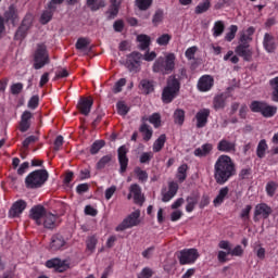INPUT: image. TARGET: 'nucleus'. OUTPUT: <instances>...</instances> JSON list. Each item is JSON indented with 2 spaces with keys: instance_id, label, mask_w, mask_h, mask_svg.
<instances>
[{
  "instance_id": "1",
  "label": "nucleus",
  "mask_w": 278,
  "mask_h": 278,
  "mask_svg": "<svg viewBox=\"0 0 278 278\" xmlns=\"http://www.w3.org/2000/svg\"><path fill=\"white\" fill-rule=\"evenodd\" d=\"M233 175H236V164L233 160H231V156L225 154L219 155L214 165L215 181L223 186V184H227Z\"/></svg>"
},
{
  "instance_id": "2",
  "label": "nucleus",
  "mask_w": 278,
  "mask_h": 278,
  "mask_svg": "<svg viewBox=\"0 0 278 278\" xmlns=\"http://www.w3.org/2000/svg\"><path fill=\"white\" fill-rule=\"evenodd\" d=\"M175 62H177V55L173 52H165L164 56H159L154 61L152 71L159 75H170L175 71Z\"/></svg>"
},
{
  "instance_id": "3",
  "label": "nucleus",
  "mask_w": 278,
  "mask_h": 278,
  "mask_svg": "<svg viewBox=\"0 0 278 278\" xmlns=\"http://www.w3.org/2000/svg\"><path fill=\"white\" fill-rule=\"evenodd\" d=\"M181 85L179 79L175 76H169L167 79V85L164 87L162 92V101L163 103H172L174 99H176L177 94H179V89Z\"/></svg>"
},
{
  "instance_id": "4",
  "label": "nucleus",
  "mask_w": 278,
  "mask_h": 278,
  "mask_svg": "<svg viewBox=\"0 0 278 278\" xmlns=\"http://www.w3.org/2000/svg\"><path fill=\"white\" fill-rule=\"evenodd\" d=\"M47 179H49V172H47V169H37L26 177V188H41V186H45Z\"/></svg>"
},
{
  "instance_id": "5",
  "label": "nucleus",
  "mask_w": 278,
  "mask_h": 278,
  "mask_svg": "<svg viewBox=\"0 0 278 278\" xmlns=\"http://www.w3.org/2000/svg\"><path fill=\"white\" fill-rule=\"evenodd\" d=\"M253 112L262 114L265 118H273L277 114V106L270 105L264 101H253L250 105Z\"/></svg>"
},
{
  "instance_id": "6",
  "label": "nucleus",
  "mask_w": 278,
  "mask_h": 278,
  "mask_svg": "<svg viewBox=\"0 0 278 278\" xmlns=\"http://www.w3.org/2000/svg\"><path fill=\"white\" fill-rule=\"evenodd\" d=\"M49 64V52H47V46L38 45L34 55V68L40 71Z\"/></svg>"
},
{
  "instance_id": "7",
  "label": "nucleus",
  "mask_w": 278,
  "mask_h": 278,
  "mask_svg": "<svg viewBox=\"0 0 278 278\" xmlns=\"http://www.w3.org/2000/svg\"><path fill=\"white\" fill-rule=\"evenodd\" d=\"M140 225V210H136L130 213L123 222L115 228V231H125V229H131V227H138Z\"/></svg>"
},
{
  "instance_id": "8",
  "label": "nucleus",
  "mask_w": 278,
  "mask_h": 278,
  "mask_svg": "<svg viewBox=\"0 0 278 278\" xmlns=\"http://www.w3.org/2000/svg\"><path fill=\"white\" fill-rule=\"evenodd\" d=\"M197 260H199V251L197 249L180 251L179 262L182 266L186 264H194Z\"/></svg>"
},
{
  "instance_id": "9",
  "label": "nucleus",
  "mask_w": 278,
  "mask_h": 278,
  "mask_svg": "<svg viewBox=\"0 0 278 278\" xmlns=\"http://www.w3.org/2000/svg\"><path fill=\"white\" fill-rule=\"evenodd\" d=\"M47 208H45V206L42 205H36L30 210V218L36 223V225L41 226L42 225V220L45 219V216H47Z\"/></svg>"
},
{
  "instance_id": "10",
  "label": "nucleus",
  "mask_w": 278,
  "mask_h": 278,
  "mask_svg": "<svg viewBox=\"0 0 278 278\" xmlns=\"http://www.w3.org/2000/svg\"><path fill=\"white\" fill-rule=\"evenodd\" d=\"M46 266L47 268L55 269L58 273H64V270H68V263L60 258H51L47 261Z\"/></svg>"
},
{
  "instance_id": "11",
  "label": "nucleus",
  "mask_w": 278,
  "mask_h": 278,
  "mask_svg": "<svg viewBox=\"0 0 278 278\" xmlns=\"http://www.w3.org/2000/svg\"><path fill=\"white\" fill-rule=\"evenodd\" d=\"M214 86V77L210 75L202 76L198 81V90L200 92H210Z\"/></svg>"
},
{
  "instance_id": "12",
  "label": "nucleus",
  "mask_w": 278,
  "mask_h": 278,
  "mask_svg": "<svg viewBox=\"0 0 278 278\" xmlns=\"http://www.w3.org/2000/svg\"><path fill=\"white\" fill-rule=\"evenodd\" d=\"M278 40L269 33H266L263 38V46L267 53H273L277 49Z\"/></svg>"
},
{
  "instance_id": "13",
  "label": "nucleus",
  "mask_w": 278,
  "mask_h": 278,
  "mask_svg": "<svg viewBox=\"0 0 278 278\" xmlns=\"http://www.w3.org/2000/svg\"><path fill=\"white\" fill-rule=\"evenodd\" d=\"M27 207V202L24 200H17L15 203H13L12 207L9 211L10 218H16L20 214H23L25 212V208Z\"/></svg>"
},
{
  "instance_id": "14",
  "label": "nucleus",
  "mask_w": 278,
  "mask_h": 278,
  "mask_svg": "<svg viewBox=\"0 0 278 278\" xmlns=\"http://www.w3.org/2000/svg\"><path fill=\"white\" fill-rule=\"evenodd\" d=\"M118 153V162H119V173H125L127 170V166L129 164V159H127V147L122 146L117 150Z\"/></svg>"
},
{
  "instance_id": "15",
  "label": "nucleus",
  "mask_w": 278,
  "mask_h": 278,
  "mask_svg": "<svg viewBox=\"0 0 278 278\" xmlns=\"http://www.w3.org/2000/svg\"><path fill=\"white\" fill-rule=\"evenodd\" d=\"M235 53H237V55H240V58H243L245 62H251V58H253V51L249 49V45L247 43H240L239 46H237V48L235 49Z\"/></svg>"
},
{
  "instance_id": "16",
  "label": "nucleus",
  "mask_w": 278,
  "mask_h": 278,
  "mask_svg": "<svg viewBox=\"0 0 278 278\" xmlns=\"http://www.w3.org/2000/svg\"><path fill=\"white\" fill-rule=\"evenodd\" d=\"M131 197H134L135 203H138L139 205H142V203H144V195H142V189L136 184L130 186V193L128 194V199H131Z\"/></svg>"
},
{
  "instance_id": "17",
  "label": "nucleus",
  "mask_w": 278,
  "mask_h": 278,
  "mask_svg": "<svg viewBox=\"0 0 278 278\" xmlns=\"http://www.w3.org/2000/svg\"><path fill=\"white\" fill-rule=\"evenodd\" d=\"M177 190H179V185H177L175 181L169 182L168 191H162L163 203H168V201H170V199L177 194Z\"/></svg>"
},
{
  "instance_id": "18",
  "label": "nucleus",
  "mask_w": 278,
  "mask_h": 278,
  "mask_svg": "<svg viewBox=\"0 0 278 278\" xmlns=\"http://www.w3.org/2000/svg\"><path fill=\"white\" fill-rule=\"evenodd\" d=\"M217 151L222 153H236V142L222 139L217 144Z\"/></svg>"
},
{
  "instance_id": "19",
  "label": "nucleus",
  "mask_w": 278,
  "mask_h": 278,
  "mask_svg": "<svg viewBox=\"0 0 278 278\" xmlns=\"http://www.w3.org/2000/svg\"><path fill=\"white\" fill-rule=\"evenodd\" d=\"M210 117V109H202L195 114L197 127L199 129L207 125V118Z\"/></svg>"
},
{
  "instance_id": "20",
  "label": "nucleus",
  "mask_w": 278,
  "mask_h": 278,
  "mask_svg": "<svg viewBox=\"0 0 278 278\" xmlns=\"http://www.w3.org/2000/svg\"><path fill=\"white\" fill-rule=\"evenodd\" d=\"M273 214V208L266 203H261L255 206L254 217L261 216L262 218H268Z\"/></svg>"
},
{
  "instance_id": "21",
  "label": "nucleus",
  "mask_w": 278,
  "mask_h": 278,
  "mask_svg": "<svg viewBox=\"0 0 278 278\" xmlns=\"http://www.w3.org/2000/svg\"><path fill=\"white\" fill-rule=\"evenodd\" d=\"M31 21H33V16L31 15H26L22 25L20 26V28L17 29L16 34H15V38H25V34H27V29H29V27L31 26Z\"/></svg>"
},
{
  "instance_id": "22",
  "label": "nucleus",
  "mask_w": 278,
  "mask_h": 278,
  "mask_svg": "<svg viewBox=\"0 0 278 278\" xmlns=\"http://www.w3.org/2000/svg\"><path fill=\"white\" fill-rule=\"evenodd\" d=\"M94 101L90 98L80 99L78 101V110L84 116H88L90 114V110H92V104Z\"/></svg>"
},
{
  "instance_id": "23",
  "label": "nucleus",
  "mask_w": 278,
  "mask_h": 278,
  "mask_svg": "<svg viewBox=\"0 0 278 278\" xmlns=\"http://www.w3.org/2000/svg\"><path fill=\"white\" fill-rule=\"evenodd\" d=\"M66 245V240L62 235H54L51 238L50 249L51 251H60L62 247Z\"/></svg>"
},
{
  "instance_id": "24",
  "label": "nucleus",
  "mask_w": 278,
  "mask_h": 278,
  "mask_svg": "<svg viewBox=\"0 0 278 278\" xmlns=\"http://www.w3.org/2000/svg\"><path fill=\"white\" fill-rule=\"evenodd\" d=\"M229 94L220 93L214 97L213 99V108L214 110H223L227 105V99Z\"/></svg>"
},
{
  "instance_id": "25",
  "label": "nucleus",
  "mask_w": 278,
  "mask_h": 278,
  "mask_svg": "<svg viewBox=\"0 0 278 278\" xmlns=\"http://www.w3.org/2000/svg\"><path fill=\"white\" fill-rule=\"evenodd\" d=\"M58 222V216L53 215L51 212H48L43 219L41 226L46 229H53L55 227V223Z\"/></svg>"
},
{
  "instance_id": "26",
  "label": "nucleus",
  "mask_w": 278,
  "mask_h": 278,
  "mask_svg": "<svg viewBox=\"0 0 278 278\" xmlns=\"http://www.w3.org/2000/svg\"><path fill=\"white\" fill-rule=\"evenodd\" d=\"M212 149H214L212 143H204L202 147L194 150L193 155H195V157H205L212 153Z\"/></svg>"
},
{
  "instance_id": "27",
  "label": "nucleus",
  "mask_w": 278,
  "mask_h": 278,
  "mask_svg": "<svg viewBox=\"0 0 278 278\" xmlns=\"http://www.w3.org/2000/svg\"><path fill=\"white\" fill-rule=\"evenodd\" d=\"M253 34H255V28H253L252 26L245 30H242L240 33L241 45H249V42H251V40H253Z\"/></svg>"
},
{
  "instance_id": "28",
  "label": "nucleus",
  "mask_w": 278,
  "mask_h": 278,
  "mask_svg": "<svg viewBox=\"0 0 278 278\" xmlns=\"http://www.w3.org/2000/svg\"><path fill=\"white\" fill-rule=\"evenodd\" d=\"M140 90H142L143 94H151L153 90H155V84L153 80L142 79L139 84Z\"/></svg>"
},
{
  "instance_id": "29",
  "label": "nucleus",
  "mask_w": 278,
  "mask_h": 278,
  "mask_svg": "<svg viewBox=\"0 0 278 278\" xmlns=\"http://www.w3.org/2000/svg\"><path fill=\"white\" fill-rule=\"evenodd\" d=\"M137 41L139 42V49L141 51H147L151 47V37L149 35L137 36Z\"/></svg>"
},
{
  "instance_id": "30",
  "label": "nucleus",
  "mask_w": 278,
  "mask_h": 278,
  "mask_svg": "<svg viewBox=\"0 0 278 278\" xmlns=\"http://www.w3.org/2000/svg\"><path fill=\"white\" fill-rule=\"evenodd\" d=\"M228 194H229V188L228 187L222 188L217 197L214 199V205L216 206L222 205L225 199H227Z\"/></svg>"
},
{
  "instance_id": "31",
  "label": "nucleus",
  "mask_w": 278,
  "mask_h": 278,
  "mask_svg": "<svg viewBox=\"0 0 278 278\" xmlns=\"http://www.w3.org/2000/svg\"><path fill=\"white\" fill-rule=\"evenodd\" d=\"M88 45H90V40L87 38H79L76 42V49H78V51L81 53H88V51H90Z\"/></svg>"
},
{
  "instance_id": "32",
  "label": "nucleus",
  "mask_w": 278,
  "mask_h": 278,
  "mask_svg": "<svg viewBox=\"0 0 278 278\" xmlns=\"http://www.w3.org/2000/svg\"><path fill=\"white\" fill-rule=\"evenodd\" d=\"M4 17L7 21H11L12 23H16L18 20V12L14 5H11L9 10L4 13Z\"/></svg>"
},
{
  "instance_id": "33",
  "label": "nucleus",
  "mask_w": 278,
  "mask_h": 278,
  "mask_svg": "<svg viewBox=\"0 0 278 278\" xmlns=\"http://www.w3.org/2000/svg\"><path fill=\"white\" fill-rule=\"evenodd\" d=\"M212 31L214 38L223 36V31H225V23H223V21L215 22Z\"/></svg>"
},
{
  "instance_id": "34",
  "label": "nucleus",
  "mask_w": 278,
  "mask_h": 278,
  "mask_svg": "<svg viewBox=\"0 0 278 278\" xmlns=\"http://www.w3.org/2000/svg\"><path fill=\"white\" fill-rule=\"evenodd\" d=\"M139 131L142 132L143 140H146V142H149V140L153 138V129L147 124L141 125Z\"/></svg>"
},
{
  "instance_id": "35",
  "label": "nucleus",
  "mask_w": 278,
  "mask_h": 278,
  "mask_svg": "<svg viewBox=\"0 0 278 278\" xmlns=\"http://www.w3.org/2000/svg\"><path fill=\"white\" fill-rule=\"evenodd\" d=\"M187 173H188L187 164H182L178 167L176 177H177L178 181H180V184L186 181V178L188 177Z\"/></svg>"
},
{
  "instance_id": "36",
  "label": "nucleus",
  "mask_w": 278,
  "mask_h": 278,
  "mask_svg": "<svg viewBox=\"0 0 278 278\" xmlns=\"http://www.w3.org/2000/svg\"><path fill=\"white\" fill-rule=\"evenodd\" d=\"M143 60L142 53L132 52L128 55V62L134 66H140V62Z\"/></svg>"
},
{
  "instance_id": "37",
  "label": "nucleus",
  "mask_w": 278,
  "mask_h": 278,
  "mask_svg": "<svg viewBox=\"0 0 278 278\" xmlns=\"http://www.w3.org/2000/svg\"><path fill=\"white\" fill-rule=\"evenodd\" d=\"M164 144H166V135H161L153 143L154 153H160V150L164 149Z\"/></svg>"
},
{
  "instance_id": "38",
  "label": "nucleus",
  "mask_w": 278,
  "mask_h": 278,
  "mask_svg": "<svg viewBox=\"0 0 278 278\" xmlns=\"http://www.w3.org/2000/svg\"><path fill=\"white\" fill-rule=\"evenodd\" d=\"M135 4L141 12H144L153 5V0H135Z\"/></svg>"
},
{
  "instance_id": "39",
  "label": "nucleus",
  "mask_w": 278,
  "mask_h": 278,
  "mask_svg": "<svg viewBox=\"0 0 278 278\" xmlns=\"http://www.w3.org/2000/svg\"><path fill=\"white\" fill-rule=\"evenodd\" d=\"M143 121H148L147 117H143ZM149 123H151V125H153V127L157 128L162 125V116L160 115V113H153L150 117H149Z\"/></svg>"
},
{
  "instance_id": "40",
  "label": "nucleus",
  "mask_w": 278,
  "mask_h": 278,
  "mask_svg": "<svg viewBox=\"0 0 278 278\" xmlns=\"http://www.w3.org/2000/svg\"><path fill=\"white\" fill-rule=\"evenodd\" d=\"M170 40H173V36L168 34H163L157 37L156 45H159V47H168Z\"/></svg>"
},
{
  "instance_id": "41",
  "label": "nucleus",
  "mask_w": 278,
  "mask_h": 278,
  "mask_svg": "<svg viewBox=\"0 0 278 278\" xmlns=\"http://www.w3.org/2000/svg\"><path fill=\"white\" fill-rule=\"evenodd\" d=\"M267 149H268V144L266 143L265 139L261 140L256 148L257 157H261V159L265 157Z\"/></svg>"
},
{
  "instance_id": "42",
  "label": "nucleus",
  "mask_w": 278,
  "mask_h": 278,
  "mask_svg": "<svg viewBox=\"0 0 278 278\" xmlns=\"http://www.w3.org/2000/svg\"><path fill=\"white\" fill-rule=\"evenodd\" d=\"M174 121L177 125H184V121H186V112L181 109H177L174 112Z\"/></svg>"
},
{
  "instance_id": "43",
  "label": "nucleus",
  "mask_w": 278,
  "mask_h": 278,
  "mask_svg": "<svg viewBox=\"0 0 278 278\" xmlns=\"http://www.w3.org/2000/svg\"><path fill=\"white\" fill-rule=\"evenodd\" d=\"M111 8L109 10V18H116L118 15V5H121L119 1L111 0Z\"/></svg>"
},
{
  "instance_id": "44",
  "label": "nucleus",
  "mask_w": 278,
  "mask_h": 278,
  "mask_svg": "<svg viewBox=\"0 0 278 278\" xmlns=\"http://www.w3.org/2000/svg\"><path fill=\"white\" fill-rule=\"evenodd\" d=\"M210 0H203L195 7V14H203L210 10Z\"/></svg>"
},
{
  "instance_id": "45",
  "label": "nucleus",
  "mask_w": 278,
  "mask_h": 278,
  "mask_svg": "<svg viewBox=\"0 0 278 278\" xmlns=\"http://www.w3.org/2000/svg\"><path fill=\"white\" fill-rule=\"evenodd\" d=\"M197 203H199V198H197V195L187 198L186 212H193Z\"/></svg>"
},
{
  "instance_id": "46",
  "label": "nucleus",
  "mask_w": 278,
  "mask_h": 278,
  "mask_svg": "<svg viewBox=\"0 0 278 278\" xmlns=\"http://www.w3.org/2000/svg\"><path fill=\"white\" fill-rule=\"evenodd\" d=\"M104 147H105V141L97 140L91 146V149H90L91 155H97V153H99V151H101V149H103Z\"/></svg>"
},
{
  "instance_id": "47",
  "label": "nucleus",
  "mask_w": 278,
  "mask_h": 278,
  "mask_svg": "<svg viewBox=\"0 0 278 278\" xmlns=\"http://www.w3.org/2000/svg\"><path fill=\"white\" fill-rule=\"evenodd\" d=\"M87 5L93 11L97 12L99 8H105V1L100 0L97 2V0H87Z\"/></svg>"
},
{
  "instance_id": "48",
  "label": "nucleus",
  "mask_w": 278,
  "mask_h": 278,
  "mask_svg": "<svg viewBox=\"0 0 278 278\" xmlns=\"http://www.w3.org/2000/svg\"><path fill=\"white\" fill-rule=\"evenodd\" d=\"M236 34H238V27L236 25H230V27L228 28V33L225 36V40L227 42H231V40L236 38Z\"/></svg>"
},
{
  "instance_id": "49",
  "label": "nucleus",
  "mask_w": 278,
  "mask_h": 278,
  "mask_svg": "<svg viewBox=\"0 0 278 278\" xmlns=\"http://www.w3.org/2000/svg\"><path fill=\"white\" fill-rule=\"evenodd\" d=\"M116 108L117 114H119V116H127L129 113V106H127V104H125L123 101L117 102Z\"/></svg>"
},
{
  "instance_id": "50",
  "label": "nucleus",
  "mask_w": 278,
  "mask_h": 278,
  "mask_svg": "<svg viewBox=\"0 0 278 278\" xmlns=\"http://www.w3.org/2000/svg\"><path fill=\"white\" fill-rule=\"evenodd\" d=\"M110 162H112V156L111 155L102 156L99 160V162L97 163L98 170H101V169L105 168V166H108L110 164Z\"/></svg>"
},
{
  "instance_id": "51",
  "label": "nucleus",
  "mask_w": 278,
  "mask_h": 278,
  "mask_svg": "<svg viewBox=\"0 0 278 278\" xmlns=\"http://www.w3.org/2000/svg\"><path fill=\"white\" fill-rule=\"evenodd\" d=\"M135 175L141 182H144V181H147V179H149V174H147V170H144L140 167L135 168Z\"/></svg>"
},
{
  "instance_id": "52",
  "label": "nucleus",
  "mask_w": 278,
  "mask_h": 278,
  "mask_svg": "<svg viewBox=\"0 0 278 278\" xmlns=\"http://www.w3.org/2000/svg\"><path fill=\"white\" fill-rule=\"evenodd\" d=\"M224 62H231V64H238L240 62V59L238 55L233 54V51L230 50L224 55Z\"/></svg>"
},
{
  "instance_id": "53",
  "label": "nucleus",
  "mask_w": 278,
  "mask_h": 278,
  "mask_svg": "<svg viewBox=\"0 0 278 278\" xmlns=\"http://www.w3.org/2000/svg\"><path fill=\"white\" fill-rule=\"evenodd\" d=\"M97 237H89L86 241L87 244V251L90 253H94V250L97 249Z\"/></svg>"
},
{
  "instance_id": "54",
  "label": "nucleus",
  "mask_w": 278,
  "mask_h": 278,
  "mask_svg": "<svg viewBox=\"0 0 278 278\" xmlns=\"http://www.w3.org/2000/svg\"><path fill=\"white\" fill-rule=\"evenodd\" d=\"M197 51H199V48L195 46H192L186 50L185 56L187 58V60H194V55L197 54Z\"/></svg>"
},
{
  "instance_id": "55",
  "label": "nucleus",
  "mask_w": 278,
  "mask_h": 278,
  "mask_svg": "<svg viewBox=\"0 0 278 278\" xmlns=\"http://www.w3.org/2000/svg\"><path fill=\"white\" fill-rule=\"evenodd\" d=\"M127 84V79L121 78L117 80L113 87V92L117 94V92H121L123 90V87Z\"/></svg>"
},
{
  "instance_id": "56",
  "label": "nucleus",
  "mask_w": 278,
  "mask_h": 278,
  "mask_svg": "<svg viewBox=\"0 0 278 278\" xmlns=\"http://www.w3.org/2000/svg\"><path fill=\"white\" fill-rule=\"evenodd\" d=\"M276 190H277V182L270 181L266 185V192L268 197H275Z\"/></svg>"
},
{
  "instance_id": "57",
  "label": "nucleus",
  "mask_w": 278,
  "mask_h": 278,
  "mask_svg": "<svg viewBox=\"0 0 278 278\" xmlns=\"http://www.w3.org/2000/svg\"><path fill=\"white\" fill-rule=\"evenodd\" d=\"M251 210H253V206H251V205H247L244 208H242V211L240 213V218L242 220H249L250 214H251Z\"/></svg>"
},
{
  "instance_id": "58",
  "label": "nucleus",
  "mask_w": 278,
  "mask_h": 278,
  "mask_svg": "<svg viewBox=\"0 0 278 278\" xmlns=\"http://www.w3.org/2000/svg\"><path fill=\"white\" fill-rule=\"evenodd\" d=\"M39 102L40 98H38V96H33L27 103V108H29V110H36V108H38Z\"/></svg>"
},
{
  "instance_id": "59",
  "label": "nucleus",
  "mask_w": 278,
  "mask_h": 278,
  "mask_svg": "<svg viewBox=\"0 0 278 278\" xmlns=\"http://www.w3.org/2000/svg\"><path fill=\"white\" fill-rule=\"evenodd\" d=\"M52 16H53V13L51 12V9L43 11V13L41 14L42 25H47V23H49V21H51Z\"/></svg>"
},
{
  "instance_id": "60",
  "label": "nucleus",
  "mask_w": 278,
  "mask_h": 278,
  "mask_svg": "<svg viewBox=\"0 0 278 278\" xmlns=\"http://www.w3.org/2000/svg\"><path fill=\"white\" fill-rule=\"evenodd\" d=\"M254 253L258 257V260H264L266 257V249H264L262 245H256L254 248Z\"/></svg>"
},
{
  "instance_id": "61",
  "label": "nucleus",
  "mask_w": 278,
  "mask_h": 278,
  "mask_svg": "<svg viewBox=\"0 0 278 278\" xmlns=\"http://www.w3.org/2000/svg\"><path fill=\"white\" fill-rule=\"evenodd\" d=\"M229 253L235 257H241V255L244 253V250L242 249V245H236L233 249L230 248Z\"/></svg>"
},
{
  "instance_id": "62",
  "label": "nucleus",
  "mask_w": 278,
  "mask_h": 278,
  "mask_svg": "<svg viewBox=\"0 0 278 278\" xmlns=\"http://www.w3.org/2000/svg\"><path fill=\"white\" fill-rule=\"evenodd\" d=\"M153 276V270L149 267H144L137 278H150Z\"/></svg>"
},
{
  "instance_id": "63",
  "label": "nucleus",
  "mask_w": 278,
  "mask_h": 278,
  "mask_svg": "<svg viewBox=\"0 0 278 278\" xmlns=\"http://www.w3.org/2000/svg\"><path fill=\"white\" fill-rule=\"evenodd\" d=\"M143 60L146 62H153V60H155V58H157V53H155V51H147L144 54H143Z\"/></svg>"
},
{
  "instance_id": "64",
  "label": "nucleus",
  "mask_w": 278,
  "mask_h": 278,
  "mask_svg": "<svg viewBox=\"0 0 278 278\" xmlns=\"http://www.w3.org/2000/svg\"><path fill=\"white\" fill-rule=\"evenodd\" d=\"M22 91H23V84L17 83L11 86L12 94H21Z\"/></svg>"
}]
</instances>
